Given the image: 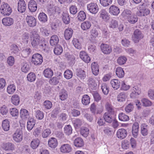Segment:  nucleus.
Returning a JSON list of instances; mask_svg holds the SVG:
<instances>
[{"label": "nucleus", "mask_w": 154, "mask_h": 154, "mask_svg": "<svg viewBox=\"0 0 154 154\" xmlns=\"http://www.w3.org/2000/svg\"><path fill=\"white\" fill-rule=\"evenodd\" d=\"M16 90V87L14 84L10 85L8 86L7 88V91L10 94H13Z\"/></svg>", "instance_id": "49"}, {"label": "nucleus", "mask_w": 154, "mask_h": 154, "mask_svg": "<svg viewBox=\"0 0 154 154\" xmlns=\"http://www.w3.org/2000/svg\"><path fill=\"white\" fill-rule=\"evenodd\" d=\"M91 68L93 74L95 76H97L99 72V66L97 63L94 62L91 65Z\"/></svg>", "instance_id": "16"}, {"label": "nucleus", "mask_w": 154, "mask_h": 154, "mask_svg": "<svg viewBox=\"0 0 154 154\" xmlns=\"http://www.w3.org/2000/svg\"><path fill=\"white\" fill-rule=\"evenodd\" d=\"M26 20L28 24L30 27H33L36 25V19L33 17L27 16L26 18Z\"/></svg>", "instance_id": "10"}, {"label": "nucleus", "mask_w": 154, "mask_h": 154, "mask_svg": "<svg viewBox=\"0 0 154 154\" xmlns=\"http://www.w3.org/2000/svg\"><path fill=\"white\" fill-rule=\"evenodd\" d=\"M34 115L37 119L40 120L42 119L44 117L43 112L39 109H36L35 111Z\"/></svg>", "instance_id": "38"}, {"label": "nucleus", "mask_w": 154, "mask_h": 154, "mask_svg": "<svg viewBox=\"0 0 154 154\" xmlns=\"http://www.w3.org/2000/svg\"><path fill=\"white\" fill-rule=\"evenodd\" d=\"M64 132L67 135H69L72 132V129L70 125H66L64 128Z\"/></svg>", "instance_id": "51"}, {"label": "nucleus", "mask_w": 154, "mask_h": 154, "mask_svg": "<svg viewBox=\"0 0 154 154\" xmlns=\"http://www.w3.org/2000/svg\"><path fill=\"white\" fill-rule=\"evenodd\" d=\"M10 50L11 54L13 55H17L19 53V50L16 44H12L10 47Z\"/></svg>", "instance_id": "19"}, {"label": "nucleus", "mask_w": 154, "mask_h": 154, "mask_svg": "<svg viewBox=\"0 0 154 154\" xmlns=\"http://www.w3.org/2000/svg\"><path fill=\"white\" fill-rule=\"evenodd\" d=\"M28 8L30 11L32 12L35 11L37 9V4L34 0H31L28 3Z\"/></svg>", "instance_id": "21"}, {"label": "nucleus", "mask_w": 154, "mask_h": 154, "mask_svg": "<svg viewBox=\"0 0 154 154\" xmlns=\"http://www.w3.org/2000/svg\"><path fill=\"white\" fill-rule=\"evenodd\" d=\"M116 73L117 76L120 78L123 77L125 75V72L123 69L120 67H118L116 68Z\"/></svg>", "instance_id": "30"}, {"label": "nucleus", "mask_w": 154, "mask_h": 154, "mask_svg": "<svg viewBox=\"0 0 154 154\" xmlns=\"http://www.w3.org/2000/svg\"><path fill=\"white\" fill-rule=\"evenodd\" d=\"M8 109L5 105H4L0 108V112L3 115H6L8 112Z\"/></svg>", "instance_id": "62"}, {"label": "nucleus", "mask_w": 154, "mask_h": 154, "mask_svg": "<svg viewBox=\"0 0 154 154\" xmlns=\"http://www.w3.org/2000/svg\"><path fill=\"white\" fill-rule=\"evenodd\" d=\"M101 50L105 54H109L112 51L111 47L106 44H102L100 46Z\"/></svg>", "instance_id": "14"}, {"label": "nucleus", "mask_w": 154, "mask_h": 154, "mask_svg": "<svg viewBox=\"0 0 154 154\" xmlns=\"http://www.w3.org/2000/svg\"><path fill=\"white\" fill-rule=\"evenodd\" d=\"M10 113L13 117H16L19 115V112L18 109L16 108H13L10 109Z\"/></svg>", "instance_id": "56"}, {"label": "nucleus", "mask_w": 154, "mask_h": 154, "mask_svg": "<svg viewBox=\"0 0 154 154\" xmlns=\"http://www.w3.org/2000/svg\"><path fill=\"white\" fill-rule=\"evenodd\" d=\"M30 44L34 49L45 50L47 47V42L44 38H41L37 31L33 29L30 33Z\"/></svg>", "instance_id": "1"}, {"label": "nucleus", "mask_w": 154, "mask_h": 154, "mask_svg": "<svg viewBox=\"0 0 154 154\" xmlns=\"http://www.w3.org/2000/svg\"><path fill=\"white\" fill-rule=\"evenodd\" d=\"M110 83L114 90L118 89L120 86V82L119 80L114 79L111 80Z\"/></svg>", "instance_id": "24"}, {"label": "nucleus", "mask_w": 154, "mask_h": 154, "mask_svg": "<svg viewBox=\"0 0 154 154\" xmlns=\"http://www.w3.org/2000/svg\"><path fill=\"white\" fill-rule=\"evenodd\" d=\"M14 23L13 19L10 17H6L2 20V24L6 26H10L13 24Z\"/></svg>", "instance_id": "18"}, {"label": "nucleus", "mask_w": 154, "mask_h": 154, "mask_svg": "<svg viewBox=\"0 0 154 154\" xmlns=\"http://www.w3.org/2000/svg\"><path fill=\"white\" fill-rule=\"evenodd\" d=\"M29 38V34L27 32H24L22 35V42L25 44H27Z\"/></svg>", "instance_id": "54"}, {"label": "nucleus", "mask_w": 154, "mask_h": 154, "mask_svg": "<svg viewBox=\"0 0 154 154\" xmlns=\"http://www.w3.org/2000/svg\"><path fill=\"white\" fill-rule=\"evenodd\" d=\"M128 22L131 24H134L136 23L138 20V18L137 16L135 15H131L127 19Z\"/></svg>", "instance_id": "43"}, {"label": "nucleus", "mask_w": 154, "mask_h": 154, "mask_svg": "<svg viewBox=\"0 0 154 154\" xmlns=\"http://www.w3.org/2000/svg\"><path fill=\"white\" fill-rule=\"evenodd\" d=\"M112 113L106 112L104 113L103 116L105 121L107 122L110 123L112 122L113 119L112 116Z\"/></svg>", "instance_id": "29"}, {"label": "nucleus", "mask_w": 154, "mask_h": 154, "mask_svg": "<svg viewBox=\"0 0 154 154\" xmlns=\"http://www.w3.org/2000/svg\"><path fill=\"white\" fill-rule=\"evenodd\" d=\"M87 9L91 13L95 14L98 11V7L97 4L91 3L87 5Z\"/></svg>", "instance_id": "8"}, {"label": "nucleus", "mask_w": 154, "mask_h": 154, "mask_svg": "<svg viewBox=\"0 0 154 154\" xmlns=\"http://www.w3.org/2000/svg\"><path fill=\"white\" fill-rule=\"evenodd\" d=\"M74 126L76 129L79 128L84 123V121L79 119H76L72 122Z\"/></svg>", "instance_id": "27"}, {"label": "nucleus", "mask_w": 154, "mask_h": 154, "mask_svg": "<svg viewBox=\"0 0 154 154\" xmlns=\"http://www.w3.org/2000/svg\"><path fill=\"white\" fill-rule=\"evenodd\" d=\"M127 134V131L124 128L119 129L116 132L117 137L121 139L125 138L126 137Z\"/></svg>", "instance_id": "11"}, {"label": "nucleus", "mask_w": 154, "mask_h": 154, "mask_svg": "<svg viewBox=\"0 0 154 154\" xmlns=\"http://www.w3.org/2000/svg\"><path fill=\"white\" fill-rule=\"evenodd\" d=\"M73 30L70 28L66 29L64 32V36L66 40H69L72 37L73 34Z\"/></svg>", "instance_id": "22"}, {"label": "nucleus", "mask_w": 154, "mask_h": 154, "mask_svg": "<svg viewBox=\"0 0 154 154\" xmlns=\"http://www.w3.org/2000/svg\"><path fill=\"white\" fill-rule=\"evenodd\" d=\"M99 17L104 21L107 22L109 19V15L105 9H102L98 14Z\"/></svg>", "instance_id": "7"}, {"label": "nucleus", "mask_w": 154, "mask_h": 154, "mask_svg": "<svg viewBox=\"0 0 154 154\" xmlns=\"http://www.w3.org/2000/svg\"><path fill=\"white\" fill-rule=\"evenodd\" d=\"M76 75L81 79H84L86 77L85 72L81 69H77Z\"/></svg>", "instance_id": "44"}, {"label": "nucleus", "mask_w": 154, "mask_h": 154, "mask_svg": "<svg viewBox=\"0 0 154 154\" xmlns=\"http://www.w3.org/2000/svg\"><path fill=\"white\" fill-rule=\"evenodd\" d=\"M62 16V20L64 23L66 24H69L70 22V19L68 14L63 13Z\"/></svg>", "instance_id": "46"}, {"label": "nucleus", "mask_w": 154, "mask_h": 154, "mask_svg": "<svg viewBox=\"0 0 154 154\" xmlns=\"http://www.w3.org/2000/svg\"><path fill=\"white\" fill-rule=\"evenodd\" d=\"M78 19L80 21H83L86 18L85 13L83 11H81L78 16Z\"/></svg>", "instance_id": "60"}, {"label": "nucleus", "mask_w": 154, "mask_h": 154, "mask_svg": "<svg viewBox=\"0 0 154 154\" xmlns=\"http://www.w3.org/2000/svg\"><path fill=\"white\" fill-rule=\"evenodd\" d=\"M59 41V39L58 36L56 35H54L51 37L50 43L51 46H54L58 43Z\"/></svg>", "instance_id": "31"}, {"label": "nucleus", "mask_w": 154, "mask_h": 154, "mask_svg": "<svg viewBox=\"0 0 154 154\" xmlns=\"http://www.w3.org/2000/svg\"><path fill=\"white\" fill-rule=\"evenodd\" d=\"M139 129V125L138 123L134 122L132 127V134L133 136L135 138H137L138 135Z\"/></svg>", "instance_id": "13"}, {"label": "nucleus", "mask_w": 154, "mask_h": 154, "mask_svg": "<svg viewBox=\"0 0 154 154\" xmlns=\"http://www.w3.org/2000/svg\"><path fill=\"white\" fill-rule=\"evenodd\" d=\"M2 148L6 151L14 150V145L11 143H3L2 145Z\"/></svg>", "instance_id": "12"}, {"label": "nucleus", "mask_w": 154, "mask_h": 154, "mask_svg": "<svg viewBox=\"0 0 154 154\" xmlns=\"http://www.w3.org/2000/svg\"><path fill=\"white\" fill-rule=\"evenodd\" d=\"M141 102L143 103V105L144 106H148L151 105V102L149 100L146 98H143L141 99Z\"/></svg>", "instance_id": "64"}, {"label": "nucleus", "mask_w": 154, "mask_h": 154, "mask_svg": "<svg viewBox=\"0 0 154 154\" xmlns=\"http://www.w3.org/2000/svg\"><path fill=\"white\" fill-rule=\"evenodd\" d=\"M48 146L51 148H55L58 145L57 139L54 137L50 138L48 141Z\"/></svg>", "instance_id": "20"}, {"label": "nucleus", "mask_w": 154, "mask_h": 154, "mask_svg": "<svg viewBox=\"0 0 154 154\" xmlns=\"http://www.w3.org/2000/svg\"><path fill=\"white\" fill-rule=\"evenodd\" d=\"M74 144L77 147H82L84 145L83 140L81 137H77L74 140Z\"/></svg>", "instance_id": "26"}, {"label": "nucleus", "mask_w": 154, "mask_h": 154, "mask_svg": "<svg viewBox=\"0 0 154 154\" xmlns=\"http://www.w3.org/2000/svg\"><path fill=\"white\" fill-rule=\"evenodd\" d=\"M40 143V140L38 138L33 139L31 142V147L33 149L37 148Z\"/></svg>", "instance_id": "32"}, {"label": "nucleus", "mask_w": 154, "mask_h": 154, "mask_svg": "<svg viewBox=\"0 0 154 154\" xmlns=\"http://www.w3.org/2000/svg\"><path fill=\"white\" fill-rule=\"evenodd\" d=\"M44 76L47 78H50L52 77L53 75V70L50 68H47L45 69L43 72Z\"/></svg>", "instance_id": "34"}, {"label": "nucleus", "mask_w": 154, "mask_h": 154, "mask_svg": "<svg viewBox=\"0 0 154 154\" xmlns=\"http://www.w3.org/2000/svg\"><path fill=\"white\" fill-rule=\"evenodd\" d=\"M26 8V5L25 1L23 0H20L17 3V9L18 11L23 13L24 12Z\"/></svg>", "instance_id": "9"}, {"label": "nucleus", "mask_w": 154, "mask_h": 154, "mask_svg": "<svg viewBox=\"0 0 154 154\" xmlns=\"http://www.w3.org/2000/svg\"><path fill=\"white\" fill-rule=\"evenodd\" d=\"M64 75L66 79H69L72 78L73 75V73L70 70H67L65 72Z\"/></svg>", "instance_id": "59"}, {"label": "nucleus", "mask_w": 154, "mask_h": 154, "mask_svg": "<svg viewBox=\"0 0 154 154\" xmlns=\"http://www.w3.org/2000/svg\"><path fill=\"white\" fill-rule=\"evenodd\" d=\"M29 69V65L26 61L23 62L21 65V69L24 72H27Z\"/></svg>", "instance_id": "40"}, {"label": "nucleus", "mask_w": 154, "mask_h": 154, "mask_svg": "<svg viewBox=\"0 0 154 154\" xmlns=\"http://www.w3.org/2000/svg\"><path fill=\"white\" fill-rule=\"evenodd\" d=\"M1 13L5 16L9 15L12 12V9L10 6L6 3H2L0 7Z\"/></svg>", "instance_id": "2"}, {"label": "nucleus", "mask_w": 154, "mask_h": 154, "mask_svg": "<svg viewBox=\"0 0 154 154\" xmlns=\"http://www.w3.org/2000/svg\"><path fill=\"white\" fill-rule=\"evenodd\" d=\"M68 96L67 91L64 89L61 90L59 93V97L61 100H64L66 99Z\"/></svg>", "instance_id": "39"}, {"label": "nucleus", "mask_w": 154, "mask_h": 154, "mask_svg": "<svg viewBox=\"0 0 154 154\" xmlns=\"http://www.w3.org/2000/svg\"><path fill=\"white\" fill-rule=\"evenodd\" d=\"M62 47L60 45H58L55 48L54 52V53L57 55H60L63 52Z\"/></svg>", "instance_id": "47"}, {"label": "nucleus", "mask_w": 154, "mask_h": 154, "mask_svg": "<svg viewBox=\"0 0 154 154\" xmlns=\"http://www.w3.org/2000/svg\"><path fill=\"white\" fill-rule=\"evenodd\" d=\"M72 42L73 45L75 48L78 49H80L81 48V45L78 39L74 38Z\"/></svg>", "instance_id": "61"}, {"label": "nucleus", "mask_w": 154, "mask_h": 154, "mask_svg": "<svg viewBox=\"0 0 154 154\" xmlns=\"http://www.w3.org/2000/svg\"><path fill=\"white\" fill-rule=\"evenodd\" d=\"M39 21L42 23H45L47 21L48 17L47 15L44 13H40L38 16Z\"/></svg>", "instance_id": "36"}, {"label": "nucleus", "mask_w": 154, "mask_h": 154, "mask_svg": "<svg viewBox=\"0 0 154 154\" xmlns=\"http://www.w3.org/2000/svg\"><path fill=\"white\" fill-rule=\"evenodd\" d=\"M118 26V22L114 19H112L109 23V27L110 28L114 29L117 28Z\"/></svg>", "instance_id": "50"}, {"label": "nucleus", "mask_w": 154, "mask_h": 154, "mask_svg": "<svg viewBox=\"0 0 154 154\" xmlns=\"http://www.w3.org/2000/svg\"><path fill=\"white\" fill-rule=\"evenodd\" d=\"M11 101L13 104L17 106L19 105L20 103V97L17 94L14 95L11 97Z\"/></svg>", "instance_id": "33"}, {"label": "nucleus", "mask_w": 154, "mask_h": 154, "mask_svg": "<svg viewBox=\"0 0 154 154\" xmlns=\"http://www.w3.org/2000/svg\"><path fill=\"white\" fill-rule=\"evenodd\" d=\"M119 120L123 122H127L129 119L128 116L122 112L119 114Z\"/></svg>", "instance_id": "41"}, {"label": "nucleus", "mask_w": 154, "mask_h": 154, "mask_svg": "<svg viewBox=\"0 0 154 154\" xmlns=\"http://www.w3.org/2000/svg\"><path fill=\"white\" fill-rule=\"evenodd\" d=\"M101 87L103 93L105 95H107L109 92V89L107 84L105 83H103L101 84Z\"/></svg>", "instance_id": "42"}, {"label": "nucleus", "mask_w": 154, "mask_h": 154, "mask_svg": "<svg viewBox=\"0 0 154 154\" xmlns=\"http://www.w3.org/2000/svg\"><path fill=\"white\" fill-rule=\"evenodd\" d=\"M100 4L103 7L108 6L112 3V0H100Z\"/></svg>", "instance_id": "57"}, {"label": "nucleus", "mask_w": 154, "mask_h": 154, "mask_svg": "<svg viewBox=\"0 0 154 154\" xmlns=\"http://www.w3.org/2000/svg\"><path fill=\"white\" fill-rule=\"evenodd\" d=\"M141 133L142 135L144 136L147 135L148 134V126L147 125L144 123L142 124L141 126Z\"/></svg>", "instance_id": "35"}, {"label": "nucleus", "mask_w": 154, "mask_h": 154, "mask_svg": "<svg viewBox=\"0 0 154 154\" xmlns=\"http://www.w3.org/2000/svg\"><path fill=\"white\" fill-rule=\"evenodd\" d=\"M32 62L35 65L41 64L43 62V57L41 55L37 53L33 55Z\"/></svg>", "instance_id": "4"}, {"label": "nucleus", "mask_w": 154, "mask_h": 154, "mask_svg": "<svg viewBox=\"0 0 154 154\" xmlns=\"http://www.w3.org/2000/svg\"><path fill=\"white\" fill-rule=\"evenodd\" d=\"M127 61L126 57L124 56L119 57L117 60V63L119 65H122L125 64Z\"/></svg>", "instance_id": "45"}, {"label": "nucleus", "mask_w": 154, "mask_h": 154, "mask_svg": "<svg viewBox=\"0 0 154 154\" xmlns=\"http://www.w3.org/2000/svg\"><path fill=\"white\" fill-rule=\"evenodd\" d=\"M127 97L125 94L124 92H121L117 96V100L118 101L121 102L125 101Z\"/></svg>", "instance_id": "37"}, {"label": "nucleus", "mask_w": 154, "mask_h": 154, "mask_svg": "<svg viewBox=\"0 0 154 154\" xmlns=\"http://www.w3.org/2000/svg\"><path fill=\"white\" fill-rule=\"evenodd\" d=\"M27 122V129L28 131L31 130L34 127L35 124V121L33 118H29Z\"/></svg>", "instance_id": "28"}, {"label": "nucleus", "mask_w": 154, "mask_h": 154, "mask_svg": "<svg viewBox=\"0 0 154 154\" xmlns=\"http://www.w3.org/2000/svg\"><path fill=\"white\" fill-rule=\"evenodd\" d=\"M61 152L63 153H68L71 150L70 146L67 144L63 145L60 148Z\"/></svg>", "instance_id": "25"}, {"label": "nucleus", "mask_w": 154, "mask_h": 154, "mask_svg": "<svg viewBox=\"0 0 154 154\" xmlns=\"http://www.w3.org/2000/svg\"><path fill=\"white\" fill-rule=\"evenodd\" d=\"M138 11L137 12V14L139 16H143L147 15L150 13L149 10L143 5H139L137 7Z\"/></svg>", "instance_id": "3"}, {"label": "nucleus", "mask_w": 154, "mask_h": 154, "mask_svg": "<svg viewBox=\"0 0 154 154\" xmlns=\"http://www.w3.org/2000/svg\"><path fill=\"white\" fill-rule=\"evenodd\" d=\"M109 11L111 15L117 16L120 13V10L117 6L113 5L110 7Z\"/></svg>", "instance_id": "17"}, {"label": "nucleus", "mask_w": 154, "mask_h": 154, "mask_svg": "<svg viewBox=\"0 0 154 154\" xmlns=\"http://www.w3.org/2000/svg\"><path fill=\"white\" fill-rule=\"evenodd\" d=\"M130 88V86L127 84L124 81H122L121 84V90L127 91Z\"/></svg>", "instance_id": "58"}, {"label": "nucleus", "mask_w": 154, "mask_h": 154, "mask_svg": "<svg viewBox=\"0 0 154 154\" xmlns=\"http://www.w3.org/2000/svg\"><path fill=\"white\" fill-rule=\"evenodd\" d=\"M143 35L141 32L138 29L135 30L132 36L133 40L135 43H137L139 40L143 38Z\"/></svg>", "instance_id": "6"}, {"label": "nucleus", "mask_w": 154, "mask_h": 154, "mask_svg": "<svg viewBox=\"0 0 154 154\" xmlns=\"http://www.w3.org/2000/svg\"><path fill=\"white\" fill-rule=\"evenodd\" d=\"M2 127L5 131H8L9 129V123L8 120H4L2 124Z\"/></svg>", "instance_id": "48"}, {"label": "nucleus", "mask_w": 154, "mask_h": 154, "mask_svg": "<svg viewBox=\"0 0 154 154\" xmlns=\"http://www.w3.org/2000/svg\"><path fill=\"white\" fill-rule=\"evenodd\" d=\"M105 107L107 111V112L112 113L113 112L114 110L111 103H107L105 105Z\"/></svg>", "instance_id": "63"}, {"label": "nucleus", "mask_w": 154, "mask_h": 154, "mask_svg": "<svg viewBox=\"0 0 154 154\" xmlns=\"http://www.w3.org/2000/svg\"><path fill=\"white\" fill-rule=\"evenodd\" d=\"M131 12L130 10L125 9L124 10L122 14V16L125 18L128 19L131 15Z\"/></svg>", "instance_id": "55"}, {"label": "nucleus", "mask_w": 154, "mask_h": 154, "mask_svg": "<svg viewBox=\"0 0 154 154\" xmlns=\"http://www.w3.org/2000/svg\"><path fill=\"white\" fill-rule=\"evenodd\" d=\"M131 93L130 96L131 98H135L137 95H139L141 93L140 89L137 87H133L131 89Z\"/></svg>", "instance_id": "15"}, {"label": "nucleus", "mask_w": 154, "mask_h": 154, "mask_svg": "<svg viewBox=\"0 0 154 154\" xmlns=\"http://www.w3.org/2000/svg\"><path fill=\"white\" fill-rule=\"evenodd\" d=\"M40 32L42 35L44 36H48L50 32L49 30L44 27H42L41 28Z\"/></svg>", "instance_id": "52"}, {"label": "nucleus", "mask_w": 154, "mask_h": 154, "mask_svg": "<svg viewBox=\"0 0 154 154\" xmlns=\"http://www.w3.org/2000/svg\"><path fill=\"white\" fill-rule=\"evenodd\" d=\"M31 50L30 48H26L22 51L21 55L23 57H26L29 54Z\"/></svg>", "instance_id": "53"}, {"label": "nucleus", "mask_w": 154, "mask_h": 154, "mask_svg": "<svg viewBox=\"0 0 154 154\" xmlns=\"http://www.w3.org/2000/svg\"><path fill=\"white\" fill-rule=\"evenodd\" d=\"M14 140L16 142H21L23 139L22 132L20 129H17L13 135Z\"/></svg>", "instance_id": "5"}, {"label": "nucleus", "mask_w": 154, "mask_h": 154, "mask_svg": "<svg viewBox=\"0 0 154 154\" xmlns=\"http://www.w3.org/2000/svg\"><path fill=\"white\" fill-rule=\"evenodd\" d=\"M20 116L23 119L29 118V113L28 111L25 109H21L20 111Z\"/></svg>", "instance_id": "23"}]
</instances>
